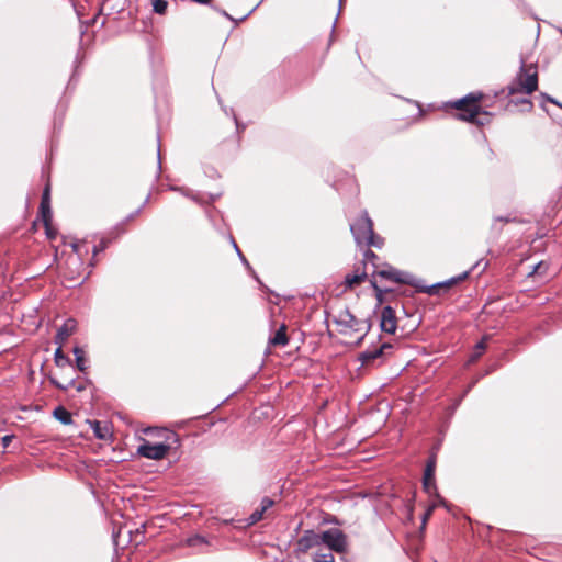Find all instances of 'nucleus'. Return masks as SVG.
I'll list each match as a JSON object with an SVG mask.
<instances>
[{
  "label": "nucleus",
  "instance_id": "nucleus-1",
  "mask_svg": "<svg viewBox=\"0 0 562 562\" xmlns=\"http://www.w3.org/2000/svg\"><path fill=\"white\" fill-rule=\"evenodd\" d=\"M469 277V271H465L458 277H453L445 282L432 285H417L414 283V278L411 273L398 270L387 262L374 263V270L370 272L369 280H378L380 284H408L416 288L417 292L427 293L429 295H437L441 290L448 291L459 282L464 281Z\"/></svg>",
  "mask_w": 562,
  "mask_h": 562
},
{
  "label": "nucleus",
  "instance_id": "nucleus-2",
  "mask_svg": "<svg viewBox=\"0 0 562 562\" xmlns=\"http://www.w3.org/2000/svg\"><path fill=\"white\" fill-rule=\"evenodd\" d=\"M484 97L482 92H471L448 106L457 111L453 115L457 120L483 126L491 121V113L483 110Z\"/></svg>",
  "mask_w": 562,
  "mask_h": 562
},
{
  "label": "nucleus",
  "instance_id": "nucleus-3",
  "mask_svg": "<svg viewBox=\"0 0 562 562\" xmlns=\"http://www.w3.org/2000/svg\"><path fill=\"white\" fill-rule=\"evenodd\" d=\"M334 323L340 335L346 337L347 344H359L366 336L369 325L363 319H358L349 310L340 311Z\"/></svg>",
  "mask_w": 562,
  "mask_h": 562
},
{
  "label": "nucleus",
  "instance_id": "nucleus-4",
  "mask_svg": "<svg viewBox=\"0 0 562 562\" xmlns=\"http://www.w3.org/2000/svg\"><path fill=\"white\" fill-rule=\"evenodd\" d=\"M538 89V67L535 64H522L516 77L507 86L509 97L529 95Z\"/></svg>",
  "mask_w": 562,
  "mask_h": 562
},
{
  "label": "nucleus",
  "instance_id": "nucleus-5",
  "mask_svg": "<svg viewBox=\"0 0 562 562\" xmlns=\"http://www.w3.org/2000/svg\"><path fill=\"white\" fill-rule=\"evenodd\" d=\"M321 543L326 544L329 550L335 551L337 553H346L347 552V536L342 530L337 528H330L321 533Z\"/></svg>",
  "mask_w": 562,
  "mask_h": 562
},
{
  "label": "nucleus",
  "instance_id": "nucleus-6",
  "mask_svg": "<svg viewBox=\"0 0 562 562\" xmlns=\"http://www.w3.org/2000/svg\"><path fill=\"white\" fill-rule=\"evenodd\" d=\"M170 450V445L143 439L142 445L137 448V453L146 459L162 460L167 457Z\"/></svg>",
  "mask_w": 562,
  "mask_h": 562
},
{
  "label": "nucleus",
  "instance_id": "nucleus-7",
  "mask_svg": "<svg viewBox=\"0 0 562 562\" xmlns=\"http://www.w3.org/2000/svg\"><path fill=\"white\" fill-rule=\"evenodd\" d=\"M146 435L151 437L153 442L170 445V449H177L180 446V437L177 432L167 428L148 427L144 430Z\"/></svg>",
  "mask_w": 562,
  "mask_h": 562
},
{
  "label": "nucleus",
  "instance_id": "nucleus-8",
  "mask_svg": "<svg viewBox=\"0 0 562 562\" xmlns=\"http://www.w3.org/2000/svg\"><path fill=\"white\" fill-rule=\"evenodd\" d=\"M350 231L353 234L355 240L358 245H362L363 239L372 234L373 231V222L370 218L368 212H363L361 216L358 218L356 225L350 226Z\"/></svg>",
  "mask_w": 562,
  "mask_h": 562
},
{
  "label": "nucleus",
  "instance_id": "nucleus-9",
  "mask_svg": "<svg viewBox=\"0 0 562 562\" xmlns=\"http://www.w3.org/2000/svg\"><path fill=\"white\" fill-rule=\"evenodd\" d=\"M435 471H436V457L431 456L426 464L424 476H423V488L426 493L432 494L437 493L436 482H435Z\"/></svg>",
  "mask_w": 562,
  "mask_h": 562
},
{
  "label": "nucleus",
  "instance_id": "nucleus-10",
  "mask_svg": "<svg viewBox=\"0 0 562 562\" xmlns=\"http://www.w3.org/2000/svg\"><path fill=\"white\" fill-rule=\"evenodd\" d=\"M380 326L382 331L387 334H394L397 327V317L394 308L391 306H384L381 311Z\"/></svg>",
  "mask_w": 562,
  "mask_h": 562
},
{
  "label": "nucleus",
  "instance_id": "nucleus-11",
  "mask_svg": "<svg viewBox=\"0 0 562 562\" xmlns=\"http://www.w3.org/2000/svg\"><path fill=\"white\" fill-rule=\"evenodd\" d=\"M321 544V535L312 530H307L296 542V551L306 553L313 547Z\"/></svg>",
  "mask_w": 562,
  "mask_h": 562
},
{
  "label": "nucleus",
  "instance_id": "nucleus-12",
  "mask_svg": "<svg viewBox=\"0 0 562 562\" xmlns=\"http://www.w3.org/2000/svg\"><path fill=\"white\" fill-rule=\"evenodd\" d=\"M76 330L77 321L74 318L66 319L63 326L57 330L55 341L58 345H64L67 341V339L76 333Z\"/></svg>",
  "mask_w": 562,
  "mask_h": 562
},
{
  "label": "nucleus",
  "instance_id": "nucleus-13",
  "mask_svg": "<svg viewBox=\"0 0 562 562\" xmlns=\"http://www.w3.org/2000/svg\"><path fill=\"white\" fill-rule=\"evenodd\" d=\"M368 277H370V273L360 267H357L352 274H347L345 277L344 284L346 289L353 290L356 286L361 284Z\"/></svg>",
  "mask_w": 562,
  "mask_h": 562
},
{
  "label": "nucleus",
  "instance_id": "nucleus-14",
  "mask_svg": "<svg viewBox=\"0 0 562 562\" xmlns=\"http://www.w3.org/2000/svg\"><path fill=\"white\" fill-rule=\"evenodd\" d=\"M532 109L533 103L527 97L512 98L506 104V110L509 112L515 110H519L520 112H531Z\"/></svg>",
  "mask_w": 562,
  "mask_h": 562
},
{
  "label": "nucleus",
  "instance_id": "nucleus-15",
  "mask_svg": "<svg viewBox=\"0 0 562 562\" xmlns=\"http://www.w3.org/2000/svg\"><path fill=\"white\" fill-rule=\"evenodd\" d=\"M392 348L389 344H383L379 348H375L373 350H367L362 352L359 357L360 361L363 366H368L373 363L378 358L382 357L386 349Z\"/></svg>",
  "mask_w": 562,
  "mask_h": 562
},
{
  "label": "nucleus",
  "instance_id": "nucleus-16",
  "mask_svg": "<svg viewBox=\"0 0 562 562\" xmlns=\"http://www.w3.org/2000/svg\"><path fill=\"white\" fill-rule=\"evenodd\" d=\"M371 286L374 290V296L379 304H382L386 301V296L394 293L395 289L393 286H389L386 284H380L378 280H369Z\"/></svg>",
  "mask_w": 562,
  "mask_h": 562
},
{
  "label": "nucleus",
  "instance_id": "nucleus-17",
  "mask_svg": "<svg viewBox=\"0 0 562 562\" xmlns=\"http://www.w3.org/2000/svg\"><path fill=\"white\" fill-rule=\"evenodd\" d=\"M274 502L269 497H263L260 508H257L248 518L249 525H254L263 518V514L273 506Z\"/></svg>",
  "mask_w": 562,
  "mask_h": 562
},
{
  "label": "nucleus",
  "instance_id": "nucleus-18",
  "mask_svg": "<svg viewBox=\"0 0 562 562\" xmlns=\"http://www.w3.org/2000/svg\"><path fill=\"white\" fill-rule=\"evenodd\" d=\"M288 326L285 324H282L278 329L277 331L274 333V335L269 339V344L273 347H284L288 345L289 342V337H288Z\"/></svg>",
  "mask_w": 562,
  "mask_h": 562
},
{
  "label": "nucleus",
  "instance_id": "nucleus-19",
  "mask_svg": "<svg viewBox=\"0 0 562 562\" xmlns=\"http://www.w3.org/2000/svg\"><path fill=\"white\" fill-rule=\"evenodd\" d=\"M50 189L49 186H46L44 189V192L42 194L41 205H40V213L42 218H48L52 217V210H50Z\"/></svg>",
  "mask_w": 562,
  "mask_h": 562
},
{
  "label": "nucleus",
  "instance_id": "nucleus-20",
  "mask_svg": "<svg viewBox=\"0 0 562 562\" xmlns=\"http://www.w3.org/2000/svg\"><path fill=\"white\" fill-rule=\"evenodd\" d=\"M93 434L98 439L105 440L110 437V431L106 425H102L99 420L90 422Z\"/></svg>",
  "mask_w": 562,
  "mask_h": 562
},
{
  "label": "nucleus",
  "instance_id": "nucleus-21",
  "mask_svg": "<svg viewBox=\"0 0 562 562\" xmlns=\"http://www.w3.org/2000/svg\"><path fill=\"white\" fill-rule=\"evenodd\" d=\"M53 415L64 425H70L72 423L71 414L64 406H57L54 409Z\"/></svg>",
  "mask_w": 562,
  "mask_h": 562
},
{
  "label": "nucleus",
  "instance_id": "nucleus-22",
  "mask_svg": "<svg viewBox=\"0 0 562 562\" xmlns=\"http://www.w3.org/2000/svg\"><path fill=\"white\" fill-rule=\"evenodd\" d=\"M487 339H488V337L484 336L481 339V341H479L475 345L474 351H473V355L470 358V361L474 362V361H476L483 355V352L485 351V349L487 347Z\"/></svg>",
  "mask_w": 562,
  "mask_h": 562
},
{
  "label": "nucleus",
  "instance_id": "nucleus-23",
  "mask_svg": "<svg viewBox=\"0 0 562 562\" xmlns=\"http://www.w3.org/2000/svg\"><path fill=\"white\" fill-rule=\"evenodd\" d=\"M74 353L76 356V366L78 368L79 371L81 372H86L87 370V360H86V357H85V352L81 348L79 347H75L74 348Z\"/></svg>",
  "mask_w": 562,
  "mask_h": 562
},
{
  "label": "nucleus",
  "instance_id": "nucleus-24",
  "mask_svg": "<svg viewBox=\"0 0 562 562\" xmlns=\"http://www.w3.org/2000/svg\"><path fill=\"white\" fill-rule=\"evenodd\" d=\"M374 263H383L379 256L375 255L372 250L368 249L366 252H364V260H363V269L367 270V267L368 265H370L372 267V270H374Z\"/></svg>",
  "mask_w": 562,
  "mask_h": 562
},
{
  "label": "nucleus",
  "instance_id": "nucleus-25",
  "mask_svg": "<svg viewBox=\"0 0 562 562\" xmlns=\"http://www.w3.org/2000/svg\"><path fill=\"white\" fill-rule=\"evenodd\" d=\"M63 345L56 349L54 355V361L57 367H64L66 364H70V359L63 352Z\"/></svg>",
  "mask_w": 562,
  "mask_h": 562
},
{
  "label": "nucleus",
  "instance_id": "nucleus-26",
  "mask_svg": "<svg viewBox=\"0 0 562 562\" xmlns=\"http://www.w3.org/2000/svg\"><path fill=\"white\" fill-rule=\"evenodd\" d=\"M384 239L376 235L374 232L370 234L368 237L363 239L362 245L372 246L376 248H381L383 246Z\"/></svg>",
  "mask_w": 562,
  "mask_h": 562
},
{
  "label": "nucleus",
  "instance_id": "nucleus-27",
  "mask_svg": "<svg viewBox=\"0 0 562 562\" xmlns=\"http://www.w3.org/2000/svg\"><path fill=\"white\" fill-rule=\"evenodd\" d=\"M438 502L437 503H434L431 504L427 509L426 512L424 513L423 515V526H425V524L427 522V520L431 517L432 513H434V509L436 508L437 505H446V501L440 497V495L438 493L435 494Z\"/></svg>",
  "mask_w": 562,
  "mask_h": 562
},
{
  "label": "nucleus",
  "instance_id": "nucleus-28",
  "mask_svg": "<svg viewBox=\"0 0 562 562\" xmlns=\"http://www.w3.org/2000/svg\"><path fill=\"white\" fill-rule=\"evenodd\" d=\"M42 221H43V224L45 227L47 238L50 240L55 239L57 236V231H56V228L53 227L52 217L42 218Z\"/></svg>",
  "mask_w": 562,
  "mask_h": 562
},
{
  "label": "nucleus",
  "instance_id": "nucleus-29",
  "mask_svg": "<svg viewBox=\"0 0 562 562\" xmlns=\"http://www.w3.org/2000/svg\"><path fill=\"white\" fill-rule=\"evenodd\" d=\"M153 10L155 13L165 14L168 8V2L166 0H151Z\"/></svg>",
  "mask_w": 562,
  "mask_h": 562
},
{
  "label": "nucleus",
  "instance_id": "nucleus-30",
  "mask_svg": "<svg viewBox=\"0 0 562 562\" xmlns=\"http://www.w3.org/2000/svg\"><path fill=\"white\" fill-rule=\"evenodd\" d=\"M314 562H335V558L331 552L316 553Z\"/></svg>",
  "mask_w": 562,
  "mask_h": 562
},
{
  "label": "nucleus",
  "instance_id": "nucleus-31",
  "mask_svg": "<svg viewBox=\"0 0 562 562\" xmlns=\"http://www.w3.org/2000/svg\"><path fill=\"white\" fill-rule=\"evenodd\" d=\"M106 247L105 241H101L98 246L93 247V255L95 256L99 251H102Z\"/></svg>",
  "mask_w": 562,
  "mask_h": 562
},
{
  "label": "nucleus",
  "instance_id": "nucleus-32",
  "mask_svg": "<svg viewBox=\"0 0 562 562\" xmlns=\"http://www.w3.org/2000/svg\"><path fill=\"white\" fill-rule=\"evenodd\" d=\"M12 438H13L12 436H4V437L2 438V445H3V448L9 447V445H10V442H11Z\"/></svg>",
  "mask_w": 562,
  "mask_h": 562
},
{
  "label": "nucleus",
  "instance_id": "nucleus-33",
  "mask_svg": "<svg viewBox=\"0 0 562 562\" xmlns=\"http://www.w3.org/2000/svg\"><path fill=\"white\" fill-rule=\"evenodd\" d=\"M50 382L57 386L58 389H61V390H67L68 386L67 385H61L60 383H58L57 381H55L54 379H50Z\"/></svg>",
  "mask_w": 562,
  "mask_h": 562
},
{
  "label": "nucleus",
  "instance_id": "nucleus-34",
  "mask_svg": "<svg viewBox=\"0 0 562 562\" xmlns=\"http://www.w3.org/2000/svg\"><path fill=\"white\" fill-rule=\"evenodd\" d=\"M71 247H72V250H74L75 252H77V254H79V252H80V250H79V244L74 243V244H71Z\"/></svg>",
  "mask_w": 562,
  "mask_h": 562
},
{
  "label": "nucleus",
  "instance_id": "nucleus-35",
  "mask_svg": "<svg viewBox=\"0 0 562 562\" xmlns=\"http://www.w3.org/2000/svg\"><path fill=\"white\" fill-rule=\"evenodd\" d=\"M549 101H550L551 103H553V104H555V105H558V106H560V108L562 109V104H561V103H559L558 101H555V100H553V99H551V98H549Z\"/></svg>",
  "mask_w": 562,
  "mask_h": 562
},
{
  "label": "nucleus",
  "instance_id": "nucleus-36",
  "mask_svg": "<svg viewBox=\"0 0 562 562\" xmlns=\"http://www.w3.org/2000/svg\"><path fill=\"white\" fill-rule=\"evenodd\" d=\"M549 101H550L551 103H553V104H555V105H558V106H560V108L562 109V104H561V103H559L558 101H555V100H553V99H551V98H549Z\"/></svg>",
  "mask_w": 562,
  "mask_h": 562
}]
</instances>
